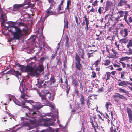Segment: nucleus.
Segmentation results:
<instances>
[{
    "label": "nucleus",
    "instance_id": "63",
    "mask_svg": "<svg viewBox=\"0 0 132 132\" xmlns=\"http://www.w3.org/2000/svg\"><path fill=\"white\" fill-rule=\"evenodd\" d=\"M56 53H55L54 54H52V55L51 56V59H53L55 58V57L56 56Z\"/></svg>",
    "mask_w": 132,
    "mask_h": 132
},
{
    "label": "nucleus",
    "instance_id": "5",
    "mask_svg": "<svg viewBox=\"0 0 132 132\" xmlns=\"http://www.w3.org/2000/svg\"><path fill=\"white\" fill-rule=\"evenodd\" d=\"M33 69L32 71V72H34L33 75H32V76H34L35 75H37L44 69V67L43 65V64H39L38 66L36 68V69L32 67Z\"/></svg>",
    "mask_w": 132,
    "mask_h": 132
},
{
    "label": "nucleus",
    "instance_id": "39",
    "mask_svg": "<svg viewBox=\"0 0 132 132\" xmlns=\"http://www.w3.org/2000/svg\"><path fill=\"white\" fill-rule=\"evenodd\" d=\"M92 127L93 128L96 127V125L97 126V123L96 121H94V122L91 123Z\"/></svg>",
    "mask_w": 132,
    "mask_h": 132
},
{
    "label": "nucleus",
    "instance_id": "47",
    "mask_svg": "<svg viewBox=\"0 0 132 132\" xmlns=\"http://www.w3.org/2000/svg\"><path fill=\"white\" fill-rule=\"evenodd\" d=\"M30 40H31L32 42L33 43L35 42L36 39V37L35 36H33L30 37Z\"/></svg>",
    "mask_w": 132,
    "mask_h": 132
},
{
    "label": "nucleus",
    "instance_id": "22",
    "mask_svg": "<svg viewBox=\"0 0 132 132\" xmlns=\"http://www.w3.org/2000/svg\"><path fill=\"white\" fill-rule=\"evenodd\" d=\"M118 85L119 86H122L126 87L128 86V82L124 81H121L118 84Z\"/></svg>",
    "mask_w": 132,
    "mask_h": 132
},
{
    "label": "nucleus",
    "instance_id": "4",
    "mask_svg": "<svg viewBox=\"0 0 132 132\" xmlns=\"http://www.w3.org/2000/svg\"><path fill=\"white\" fill-rule=\"evenodd\" d=\"M42 121L43 122V125L44 126L48 127V128L46 130H42V132H43V131H45V132H48L47 129H48L49 127H50L51 129L54 130L56 131V132H57L54 129L52 128L49 126H52L53 125L54 123L52 121L53 120L52 119L46 118H44L43 119H42Z\"/></svg>",
    "mask_w": 132,
    "mask_h": 132
},
{
    "label": "nucleus",
    "instance_id": "12",
    "mask_svg": "<svg viewBox=\"0 0 132 132\" xmlns=\"http://www.w3.org/2000/svg\"><path fill=\"white\" fill-rule=\"evenodd\" d=\"M113 97L115 98L114 100L116 102H118L119 100H118V97L120 99H124L125 98V97L123 95H121L119 93H116L115 95L113 96Z\"/></svg>",
    "mask_w": 132,
    "mask_h": 132
},
{
    "label": "nucleus",
    "instance_id": "3",
    "mask_svg": "<svg viewBox=\"0 0 132 132\" xmlns=\"http://www.w3.org/2000/svg\"><path fill=\"white\" fill-rule=\"evenodd\" d=\"M85 53L83 51H82V53L81 55H79L81 57L76 53V55L75 56V68L76 69V70H78L79 71H81L83 70V66L82 64L80 62L81 60V58L84 59V58Z\"/></svg>",
    "mask_w": 132,
    "mask_h": 132
},
{
    "label": "nucleus",
    "instance_id": "14",
    "mask_svg": "<svg viewBox=\"0 0 132 132\" xmlns=\"http://www.w3.org/2000/svg\"><path fill=\"white\" fill-rule=\"evenodd\" d=\"M128 32L129 31L128 29L126 28L122 29L120 31V34L121 35L123 36L124 37H125L128 36Z\"/></svg>",
    "mask_w": 132,
    "mask_h": 132
},
{
    "label": "nucleus",
    "instance_id": "36",
    "mask_svg": "<svg viewBox=\"0 0 132 132\" xmlns=\"http://www.w3.org/2000/svg\"><path fill=\"white\" fill-rule=\"evenodd\" d=\"M104 8L102 7H100L98 9V13L100 14H101L104 11Z\"/></svg>",
    "mask_w": 132,
    "mask_h": 132
},
{
    "label": "nucleus",
    "instance_id": "50",
    "mask_svg": "<svg viewBox=\"0 0 132 132\" xmlns=\"http://www.w3.org/2000/svg\"><path fill=\"white\" fill-rule=\"evenodd\" d=\"M50 74V72L48 71L47 73L44 76V77L45 78V79H49L48 77Z\"/></svg>",
    "mask_w": 132,
    "mask_h": 132
},
{
    "label": "nucleus",
    "instance_id": "46",
    "mask_svg": "<svg viewBox=\"0 0 132 132\" xmlns=\"http://www.w3.org/2000/svg\"><path fill=\"white\" fill-rule=\"evenodd\" d=\"M92 75H91V77L95 78L97 77L96 74L94 71H93L92 72Z\"/></svg>",
    "mask_w": 132,
    "mask_h": 132
},
{
    "label": "nucleus",
    "instance_id": "6",
    "mask_svg": "<svg viewBox=\"0 0 132 132\" xmlns=\"http://www.w3.org/2000/svg\"><path fill=\"white\" fill-rule=\"evenodd\" d=\"M19 68V69L22 72H27L31 76L34 73V72H32V71L33 69L32 67L21 65Z\"/></svg>",
    "mask_w": 132,
    "mask_h": 132
},
{
    "label": "nucleus",
    "instance_id": "27",
    "mask_svg": "<svg viewBox=\"0 0 132 132\" xmlns=\"http://www.w3.org/2000/svg\"><path fill=\"white\" fill-rule=\"evenodd\" d=\"M19 88L20 91L22 93H24L23 92L26 89V88H25L24 85L22 84L20 85Z\"/></svg>",
    "mask_w": 132,
    "mask_h": 132
},
{
    "label": "nucleus",
    "instance_id": "64",
    "mask_svg": "<svg viewBox=\"0 0 132 132\" xmlns=\"http://www.w3.org/2000/svg\"><path fill=\"white\" fill-rule=\"evenodd\" d=\"M128 54H132V49L131 48H129Z\"/></svg>",
    "mask_w": 132,
    "mask_h": 132
},
{
    "label": "nucleus",
    "instance_id": "31",
    "mask_svg": "<svg viewBox=\"0 0 132 132\" xmlns=\"http://www.w3.org/2000/svg\"><path fill=\"white\" fill-rule=\"evenodd\" d=\"M23 126L28 127L29 128V129H32L34 127V126H30L29 124L28 123L26 122L24 123L23 125Z\"/></svg>",
    "mask_w": 132,
    "mask_h": 132
},
{
    "label": "nucleus",
    "instance_id": "9",
    "mask_svg": "<svg viewBox=\"0 0 132 132\" xmlns=\"http://www.w3.org/2000/svg\"><path fill=\"white\" fill-rule=\"evenodd\" d=\"M85 20L83 22L81 23L82 26H84L85 24L86 26V31L88 30L89 27L88 25L89 23V20L88 18H87L86 15H84V16Z\"/></svg>",
    "mask_w": 132,
    "mask_h": 132
},
{
    "label": "nucleus",
    "instance_id": "32",
    "mask_svg": "<svg viewBox=\"0 0 132 132\" xmlns=\"http://www.w3.org/2000/svg\"><path fill=\"white\" fill-rule=\"evenodd\" d=\"M48 57H42L39 60V61L40 62L39 63L43 64V62L44 61L45 59H48Z\"/></svg>",
    "mask_w": 132,
    "mask_h": 132
},
{
    "label": "nucleus",
    "instance_id": "15",
    "mask_svg": "<svg viewBox=\"0 0 132 132\" xmlns=\"http://www.w3.org/2000/svg\"><path fill=\"white\" fill-rule=\"evenodd\" d=\"M113 4V3L110 1H108L106 3L105 7V11L104 12H105L111 9V7Z\"/></svg>",
    "mask_w": 132,
    "mask_h": 132
},
{
    "label": "nucleus",
    "instance_id": "33",
    "mask_svg": "<svg viewBox=\"0 0 132 132\" xmlns=\"http://www.w3.org/2000/svg\"><path fill=\"white\" fill-rule=\"evenodd\" d=\"M127 72H126L125 71H122L121 72L120 75H121V77L120 78L122 79H125V75L127 73Z\"/></svg>",
    "mask_w": 132,
    "mask_h": 132
},
{
    "label": "nucleus",
    "instance_id": "19",
    "mask_svg": "<svg viewBox=\"0 0 132 132\" xmlns=\"http://www.w3.org/2000/svg\"><path fill=\"white\" fill-rule=\"evenodd\" d=\"M64 5L60 4H59L58 5V6L57 8V11L59 12L60 14H62L65 13L66 12L65 11H63V12H60L61 10H62L63 9Z\"/></svg>",
    "mask_w": 132,
    "mask_h": 132
},
{
    "label": "nucleus",
    "instance_id": "24",
    "mask_svg": "<svg viewBox=\"0 0 132 132\" xmlns=\"http://www.w3.org/2000/svg\"><path fill=\"white\" fill-rule=\"evenodd\" d=\"M123 16L120 15L117 16L115 19V21L116 23H118L119 21H122L123 20Z\"/></svg>",
    "mask_w": 132,
    "mask_h": 132
},
{
    "label": "nucleus",
    "instance_id": "35",
    "mask_svg": "<svg viewBox=\"0 0 132 132\" xmlns=\"http://www.w3.org/2000/svg\"><path fill=\"white\" fill-rule=\"evenodd\" d=\"M127 47L129 48L130 47H132V39L130 40L127 45Z\"/></svg>",
    "mask_w": 132,
    "mask_h": 132
},
{
    "label": "nucleus",
    "instance_id": "10",
    "mask_svg": "<svg viewBox=\"0 0 132 132\" xmlns=\"http://www.w3.org/2000/svg\"><path fill=\"white\" fill-rule=\"evenodd\" d=\"M126 110L128 114V121L131 123H132V111L131 109L128 107H127Z\"/></svg>",
    "mask_w": 132,
    "mask_h": 132
},
{
    "label": "nucleus",
    "instance_id": "45",
    "mask_svg": "<svg viewBox=\"0 0 132 132\" xmlns=\"http://www.w3.org/2000/svg\"><path fill=\"white\" fill-rule=\"evenodd\" d=\"M71 0H68L67 1L66 8H68L70 6H71Z\"/></svg>",
    "mask_w": 132,
    "mask_h": 132
},
{
    "label": "nucleus",
    "instance_id": "51",
    "mask_svg": "<svg viewBox=\"0 0 132 132\" xmlns=\"http://www.w3.org/2000/svg\"><path fill=\"white\" fill-rule=\"evenodd\" d=\"M98 3V1L97 0H96L94 2H93V3H92V6H97V5Z\"/></svg>",
    "mask_w": 132,
    "mask_h": 132
},
{
    "label": "nucleus",
    "instance_id": "2",
    "mask_svg": "<svg viewBox=\"0 0 132 132\" xmlns=\"http://www.w3.org/2000/svg\"><path fill=\"white\" fill-rule=\"evenodd\" d=\"M13 35V37L11 39V42H14L16 40H19L24 34L22 30L19 26L16 28H13V30L11 32Z\"/></svg>",
    "mask_w": 132,
    "mask_h": 132
},
{
    "label": "nucleus",
    "instance_id": "13",
    "mask_svg": "<svg viewBox=\"0 0 132 132\" xmlns=\"http://www.w3.org/2000/svg\"><path fill=\"white\" fill-rule=\"evenodd\" d=\"M51 8L50 7L46 10L45 13V17L46 18L49 16L55 14L54 12L51 10Z\"/></svg>",
    "mask_w": 132,
    "mask_h": 132
},
{
    "label": "nucleus",
    "instance_id": "38",
    "mask_svg": "<svg viewBox=\"0 0 132 132\" xmlns=\"http://www.w3.org/2000/svg\"><path fill=\"white\" fill-rule=\"evenodd\" d=\"M96 119V117H95L90 116L89 118V122L91 123L94 122L93 120H95Z\"/></svg>",
    "mask_w": 132,
    "mask_h": 132
},
{
    "label": "nucleus",
    "instance_id": "34",
    "mask_svg": "<svg viewBox=\"0 0 132 132\" xmlns=\"http://www.w3.org/2000/svg\"><path fill=\"white\" fill-rule=\"evenodd\" d=\"M101 61V59L100 58L99 59H98L95 61L93 65H95V67H97L99 64H100V63Z\"/></svg>",
    "mask_w": 132,
    "mask_h": 132
},
{
    "label": "nucleus",
    "instance_id": "41",
    "mask_svg": "<svg viewBox=\"0 0 132 132\" xmlns=\"http://www.w3.org/2000/svg\"><path fill=\"white\" fill-rule=\"evenodd\" d=\"M106 75L107 76V80H109L110 79V76H111L112 77H113L111 75V73L109 72H106Z\"/></svg>",
    "mask_w": 132,
    "mask_h": 132
},
{
    "label": "nucleus",
    "instance_id": "53",
    "mask_svg": "<svg viewBox=\"0 0 132 132\" xmlns=\"http://www.w3.org/2000/svg\"><path fill=\"white\" fill-rule=\"evenodd\" d=\"M75 21L76 22V23H77V26H79V23L78 17L77 16H75Z\"/></svg>",
    "mask_w": 132,
    "mask_h": 132
},
{
    "label": "nucleus",
    "instance_id": "26",
    "mask_svg": "<svg viewBox=\"0 0 132 132\" xmlns=\"http://www.w3.org/2000/svg\"><path fill=\"white\" fill-rule=\"evenodd\" d=\"M50 81L52 84H54L56 81V80L55 79V76L53 74L51 75V76L50 79Z\"/></svg>",
    "mask_w": 132,
    "mask_h": 132
},
{
    "label": "nucleus",
    "instance_id": "1",
    "mask_svg": "<svg viewBox=\"0 0 132 132\" xmlns=\"http://www.w3.org/2000/svg\"><path fill=\"white\" fill-rule=\"evenodd\" d=\"M15 103L19 106H23V108H26L29 110V115L27 113H25L26 115L28 117H30L32 118L29 119L30 122L32 124H34L37 122V120L35 118L36 116L40 113L39 111L43 106L40 103H37L34 102L32 100H25L23 102L19 101H14Z\"/></svg>",
    "mask_w": 132,
    "mask_h": 132
},
{
    "label": "nucleus",
    "instance_id": "25",
    "mask_svg": "<svg viewBox=\"0 0 132 132\" xmlns=\"http://www.w3.org/2000/svg\"><path fill=\"white\" fill-rule=\"evenodd\" d=\"M106 117H105L108 119V120L110 121V120H112L113 119V113L112 112H111L110 114H109V115L106 113Z\"/></svg>",
    "mask_w": 132,
    "mask_h": 132
},
{
    "label": "nucleus",
    "instance_id": "60",
    "mask_svg": "<svg viewBox=\"0 0 132 132\" xmlns=\"http://www.w3.org/2000/svg\"><path fill=\"white\" fill-rule=\"evenodd\" d=\"M107 76L106 74H105L103 76L102 79L104 81H107L108 80H107Z\"/></svg>",
    "mask_w": 132,
    "mask_h": 132
},
{
    "label": "nucleus",
    "instance_id": "48",
    "mask_svg": "<svg viewBox=\"0 0 132 132\" xmlns=\"http://www.w3.org/2000/svg\"><path fill=\"white\" fill-rule=\"evenodd\" d=\"M112 104L110 102H107L106 103L105 105V106L107 110H108L109 109V106L110 105H111Z\"/></svg>",
    "mask_w": 132,
    "mask_h": 132
},
{
    "label": "nucleus",
    "instance_id": "23",
    "mask_svg": "<svg viewBox=\"0 0 132 132\" xmlns=\"http://www.w3.org/2000/svg\"><path fill=\"white\" fill-rule=\"evenodd\" d=\"M128 12L127 11L125 12L124 15V19L125 21L127 24H129L128 21L127 19V17L128 15Z\"/></svg>",
    "mask_w": 132,
    "mask_h": 132
},
{
    "label": "nucleus",
    "instance_id": "30",
    "mask_svg": "<svg viewBox=\"0 0 132 132\" xmlns=\"http://www.w3.org/2000/svg\"><path fill=\"white\" fill-rule=\"evenodd\" d=\"M128 41V39L127 37H124V38H122L120 40V41L121 43H124L125 44L127 43Z\"/></svg>",
    "mask_w": 132,
    "mask_h": 132
},
{
    "label": "nucleus",
    "instance_id": "18",
    "mask_svg": "<svg viewBox=\"0 0 132 132\" xmlns=\"http://www.w3.org/2000/svg\"><path fill=\"white\" fill-rule=\"evenodd\" d=\"M88 47V48H90L87 50V51H88V52H92L94 53V52H96L97 51L95 46L94 45H92L91 46L89 45Z\"/></svg>",
    "mask_w": 132,
    "mask_h": 132
},
{
    "label": "nucleus",
    "instance_id": "62",
    "mask_svg": "<svg viewBox=\"0 0 132 132\" xmlns=\"http://www.w3.org/2000/svg\"><path fill=\"white\" fill-rule=\"evenodd\" d=\"M127 3H126L125 4V5L129 9H130L131 7V5L129 4H127Z\"/></svg>",
    "mask_w": 132,
    "mask_h": 132
},
{
    "label": "nucleus",
    "instance_id": "58",
    "mask_svg": "<svg viewBox=\"0 0 132 132\" xmlns=\"http://www.w3.org/2000/svg\"><path fill=\"white\" fill-rule=\"evenodd\" d=\"M128 22L129 24H128L129 26L130 24V23L132 22V15L130 16L129 18Z\"/></svg>",
    "mask_w": 132,
    "mask_h": 132
},
{
    "label": "nucleus",
    "instance_id": "54",
    "mask_svg": "<svg viewBox=\"0 0 132 132\" xmlns=\"http://www.w3.org/2000/svg\"><path fill=\"white\" fill-rule=\"evenodd\" d=\"M111 51L113 52V54L115 55L118 54V53L114 49L112 48L111 49Z\"/></svg>",
    "mask_w": 132,
    "mask_h": 132
},
{
    "label": "nucleus",
    "instance_id": "59",
    "mask_svg": "<svg viewBox=\"0 0 132 132\" xmlns=\"http://www.w3.org/2000/svg\"><path fill=\"white\" fill-rule=\"evenodd\" d=\"M31 3L30 0H27V1H25L24 2V4H23L24 5H25L27 4L29 5Z\"/></svg>",
    "mask_w": 132,
    "mask_h": 132
},
{
    "label": "nucleus",
    "instance_id": "52",
    "mask_svg": "<svg viewBox=\"0 0 132 132\" xmlns=\"http://www.w3.org/2000/svg\"><path fill=\"white\" fill-rule=\"evenodd\" d=\"M17 26H25V24L22 22H18V24Z\"/></svg>",
    "mask_w": 132,
    "mask_h": 132
},
{
    "label": "nucleus",
    "instance_id": "17",
    "mask_svg": "<svg viewBox=\"0 0 132 132\" xmlns=\"http://www.w3.org/2000/svg\"><path fill=\"white\" fill-rule=\"evenodd\" d=\"M24 6V4H15L13 6V10L14 11H18L19 9Z\"/></svg>",
    "mask_w": 132,
    "mask_h": 132
},
{
    "label": "nucleus",
    "instance_id": "28",
    "mask_svg": "<svg viewBox=\"0 0 132 132\" xmlns=\"http://www.w3.org/2000/svg\"><path fill=\"white\" fill-rule=\"evenodd\" d=\"M81 97L80 98L81 104L82 105H84L85 104V99L84 98L82 94L80 95Z\"/></svg>",
    "mask_w": 132,
    "mask_h": 132
},
{
    "label": "nucleus",
    "instance_id": "44",
    "mask_svg": "<svg viewBox=\"0 0 132 132\" xmlns=\"http://www.w3.org/2000/svg\"><path fill=\"white\" fill-rule=\"evenodd\" d=\"M89 52H88V51H87V56H88V58H89L91 57H93V55H92V54L93 53V52H91L89 53Z\"/></svg>",
    "mask_w": 132,
    "mask_h": 132
},
{
    "label": "nucleus",
    "instance_id": "11",
    "mask_svg": "<svg viewBox=\"0 0 132 132\" xmlns=\"http://www.w3.org/2000/svg\"><path fill=\"white\" fill-rule=\"evenodd\" d=\"M6 73L7 74H11L12 75H15L17 77L18 76L21 75V73L18 71L17 70L16 71L13 69H12L11 70H9Z\"/></svg>",
    "mask_w": 132,
    "mask_h": 132
},
{
    "label": "nucleus",
    "instance_id": "21",
    "mask_svg": "<svg viewBox=\"0 0 132 132\" xmlns=\"http://www.w3.org/2000/svg\"><path fill=\"white\" fill-rule=\"evenodd\" d=\"M39 96L41 97L42 101L43 102L44 104H48V102L47 101L46 98V96L44 95H41L40 94H39Z\"/></svg>",
    "mask_w": 132,
    "mask_h": 132
},
{
    "label": "nucleus",
    "instance_id": "42",
    "mask_svg": "<svg viewBox=\"0 0 132 132\" xmlns=\"http://www.w3.org/2000/svg\"><path fill=\"white\" fill-rule=\"evenodd\" d=\"M73 82L74 86L75 87L78 85L79 84L78 81L77 80H76L75 79H74L73 78Z\"/></svg>",
    "mask_w": 132,
    "mask_h": 132
},
{
    "label": "nucleus",
    "instance_id": "16",
    "mask_svg": "<svg viewBox=\"0 0 132 132\" xmlns=\"http://www.w3.org/2000/svg\"><path fill=\"white\" fill-rule=\"evenodd\" d=\"M34 59L35 61L36 59V57L35 56H34L32 58H31L29 59H27L26 62L27 63V64L29 65V66H31V67H32V66H33V64L34 63V62H33L32 61H31V62H30L32 60Z\"/></svg>",
    "mask_w": 132,
    "mask_h": 132
},
{
    "label": "nucleus",
    "instance_id": "7",
    "mask_svg": "<svg viewBox=\"0 0 132 132\" xmlns=\"http://www.w3.org/2000/svg\"><path fill=\"white\" fill-rule=\"evenodd\" d=\"M1 7H0V14L1 15L0 19L2 20L1 21V26H2L4 24V23L7 20V18L6 14L4 13L2 9L1 8Z\"/></svg>",
    "mask_w": 132,
    "mask_h": 132
},
{
    "label": "nucleus",
    "instance_id": "55",
    "mask_svg": "<svg viewBox=\"0 0 132 132\" xmlns=\"http://www.w3.org/2000/svg\"><path fill=\"white\" fill-rule=\"evenodd\" d=\"M119 91L120 92H122L125 93H127V92H126L125 90L124 89H122L121 88H119L118 89Z\"/></svg>",
    "mask_w": 132,
    "mask_h": 132
},
{
    "label": "nucleus",
    "instance_id": "8",
    "mask_svg": "<svg viewBox=\"0 0 132 132\" xmlns=\"http://www.w3.org/2000/svg\"><path fill=\"white\" fill-rule=\"evenodd\" d=\"M7 23L9 26L8 27L7 29H8L9 28H10V29L9 30L10 32L13 30V28L15 29L19 27L17 26L18 22L17 21L15 22L10 21L7 22Z\"/></svg>",
    "mask_w": 132,
    "mask_h": 132
},
{
    "label": "nucleus",
    "instance_id": "37",
    "mask_svg": "<svg viewBox=\"0 0 132 132\" xmlns=\"http://www.w3.org/2000/svg\"><path fill=\"white\" fill-rule=\"evenodd\" d=\"M66 45L67 47L68 48L69 47V39L68 35H67L66 36Z\"/></svg>",
    "mask_w": 132,
    "mask_h": 132
},
{
    "label": "nucleus",
    "instance_id": "56",
    "mask_svg": "<svg viewBox=\"0 0 132 132\" xmlns=\"http://www.w3.org/2000/svg\"><path fill=\"white\" fill-rule=\"evenodd\" d=\"M77 6L78 10L79 11L81 9V4L79 3H78L77 4Z\"/></svg>",
    "mask_w": 132,
    "mask_h": 132
},
{
    "label": "nucleus",
    "instance_id": "43",
    "mask_svg": "<svg viewBox=\"0 0 132 132\" xmlns=\"http://www.w3.org/2000/svg\"><path fill=\"white\" fill-rule=\"evenodd\" d=\"M111 61L109 60H106L104 63V65L105 66H108L109 65Z\"/></svg>",
    "mask_w": 132,
    "mask_h": 132
},
{
    "label": "nucleus",
    "instance_id": "61",
    "mask_svg": "<svg viewBox=\"0 0 132 132\" xmlns=\"http://www.w3.org/2000/svg\"><path fill=\"white\" fill-rule=\"evenodd\" d=\"M15 65L18 67L19 68L21 65L19 64L17 61H15Z\"/></svg>",
    "mask_w": 132,
    "mask_h": 132
},
{
    "label": "nucleus",
    "instance_id": "49",
    "mask_svg": "<svg viewBox=\"0 0 132 132\" xmlns=\"http://www.w3.org/2000/svg\"><path fill=\"white\" fill-rule=\"evenodd\" d=\"M110 132H117L116 128L113 127L112 126L110 128Z\"/></svg>",
    "mask_w": 132,
    "mask_h": 132
},
{
    "label": "nucleus",
    "instance_id": "40",
    "mask_svg": "<svg viewBox=\"0 0 132 132\" xmlns=\"http://www.w3.org/2000/svg\"><path fill=\"white\" fill-rule=\"evenodd\" d=\"M129 59V58L127 56H125L121 58H119L120 61H122L125 60H128Z\"/></svg>",
    "mask_w": 132,
    "mask_h": 132
},
{
    "label": "nucleus",
    "instance_id": "57",
    "mask_svg": "<svg viewBox=\"0 0 132 132\" xmlns=\"http://www.w3.org/2000/svg\"><path fill=\"white\" fill-rule=\"evenodd\" d=\"M124 12V11L123 10H120L118 12V13L120 14V15L123 16Z\"/></svg>",
    "mask_w": 132,
    "mask_h": 132
},
{
    "label": "nucleus",
    "instance_id": "20",
    "mask_svg": "<svg viewBox=\"0 0 132 132\" xmlns=\"http://www.w3.org/2000/svg\"><path fill=\"white\" fill-rule=\"evenodd\" d=\"M126 3H127L126 0H120L117 4V6L119 7H122L125 5Z\"/></svg>",
    "mask_w": 132,
    "mask_h": 132
},
{
    "label": "nucleus",
    "instance_id": "29",
    "mask_svg": "<svg viewBox=\"0 0 132 132\" xmlns=\"http://www.w3.org/2000/svg\"><path fill=\"white\" fill-rule=\"evenodd\" d=\"M44 95H45L46 96H47V95H48V98H49V97H50L51 96V94L50 93L49 90H45L43 92Z\"/></svg>",
    "mask_w": 132,
    "mask_h": 132
}]
</instances>
